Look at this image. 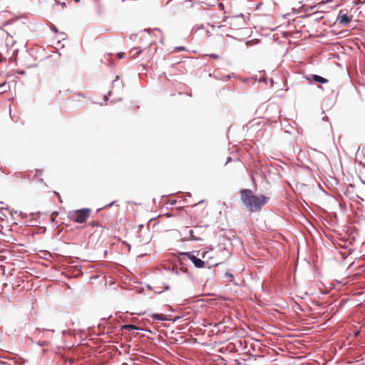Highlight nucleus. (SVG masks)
Masks as SVG:
<instances>
[{"label": "nucleus", "instance_id": "39448f33", "mask_svg": "<svg viewBox=\"0 0 365 365\" xmlns=\"http://www.w3.org/2000/svg\"><path fill=\"white\" fill-rule=\"evenodd\" d=\"M150 317L153 319H156V320H158V321H167L168 320L167 317L164 314H162L154 313V314H152L150 315Z\"/></svg>", "mask_w": 365, "mask_h": 365}, {"label": "nucleus", "instance_id": "a211bd4d", "mask_svg": "<svg viewBox=\"0 0 365 365\" xmlns=\"http://www.w3.org/2000/svg\"><path fill=\"white\" fill-rule=\"evenodd\" d=\"M42 173V171L41 170H36V176H38V175H41Z\"/></svg>", "mask_w": 365, "mask_h": 365}, {"label": "nucleus", "instance_id": "2eb2a0df", "mask_svg": "<svg viewBox=\"0 0 365 365\" xmlns=\"http://www.w3.org/2000/svg\"><path fill=\"white\" fill-rule=\"evenodd\" d=\"M176 51H184L185 50V48L184 46H178V47H175V48Z\"/></svg>", "mask_w": 365, "mask_h": 365}, {"label": "nucleus", "instance_id": "7c9ffc66", "mask_svg": "<svg viewBox=\"0 0 365 365\" xmlns=\"http://www.w3.org/2000/svg\"><path fill=\"white\" fill-rule=\"evenodd\" d=\"M111 93H112V91H111V90H110V91H108V94H109V96H110V95H111Z\"/></svg>", "mask_w": 365, "mask_h": 365}, {"label": "nucleus", "instance_id": "1a4fd4ad", "mask_svg": "<svg viewBox=\"0 0 365 365\" xmlns=\"http://www.w3.org/2000/svg\"><path fill=\"white\" fill-rule=\"evenodd\" d=\"M328 81H329L327 78H325L324 77L318 76L317 78H316L315 82H318V83H327Z\"/></svg>", "mask_w": 365, "mask_h": 365}, {"label": "nucleus", "instance_id": "b1692460", "mask_svg": "<svg viewBox=\"0 0 365 365\" xmlns=\"http://www.w3.org/2000/svg\"><path fill=\"white\" fill-rule=\"evenodd\" d=\"M327 119H328V117H327V115H325V116H324V117L322 118V120H327Z\"/></svg>", "mask_w": 365, "mask_h": 365}, {"label": "nucleus", "instance_id": "0eeeda50", "mask_svg": "<svg viewBox=\"0 0 365 365\" xmlns=\"http://www.w3.org/2000/svg\"><path fill=\"white\" fill-rule=\"evenodd\" d=\"M125 329L140 330V328L133 324H125L123 327ZM142 330V329H140Z\"/></svg>", "mask_w": 365, "mask_h": 365}, {"label": "nucleus", "instance_id": "cd10ccee", "mask_svg": "<svg viewBox=\"0 0 365 365\" xmlns=\"http://www.w3.org/2000/svg\"><path fill=\"white\" fill-rule=\"evenodd\" d=\"M104 98H105V101H107L108 100V96H106V95L104 96Z\"/></svg>", "mask_w": 365, "mask_h": 365}, {"label": "nucleus", "instance_id": "6e6552de", "mask_svg": "<svg viewBox=\"0 0 365 365\" xmlns=\"http://www.w3.org/2000/svg\"><path fill=\"white\" fill-rule=\"evenodd\" d=\"M188 240H196V241L201 240L200 238L195 237L194 231L192 230H189V237H188Z\"/></svg>", "mask_w": 365, "mask_h": 365}, {"label": "nucleus", "instance_id": "f3484780", "mask_svg": "<svg viewBox=\"0 0 365 365\" xmlns=\"http://www.w3.org/2000/svg\"><path fill=\"white\" fill-rule=\"evenodd\" d=\"M51 30H52L53 31H54L55 33H57V32H58V29H57V28H56L55 26H53V25L51 26Z\"/></svg>", "mask_w": 365, "mask_h": 365}, {"label": "nucleus", "instance_id": "4468645a", "mask_svg": "<svg viewBox=\"0 0 365 365\" xmlns=\"http://www.w3.org/2000/svg\"><path fill=\"white\" fill-rule=\"evenodd\" d=\"M58 212H53L52 214H51V220L53 221L55 217H56V216L58 215Z\"/></svg>", "mask_w": 365, "mask_h": 365}, {"label": "nucleus", "instance_id": "f257e3e1", "mask_svg": "<svg viewBox=\"0 0 365 365\" xmlns=\"http://www.w3.org/2000/svg\"><path fill=\"white\" fill-rule=\"evenodd\" d=\"M240 198L244 205L251 212H259L266 204L267 198L264 195L256 196L249 189L240 192Z\"/></svg>", "mask_w": 365, "mask_h": 365}, {"label": "nucleus", "instance_id": "4be33fe9", "mask_svg": "<svg viewBox=\"0 0 365 365\" xmlns=\"http://www.w3.org/2000/svg\"><path fill=\"white\" fill-rule=\"evenodd\" d=\"M118 79V76H116L115 81H113L112 84H114L115 81Z\"/></svg>", "mask_w": 365, "mask_h": 365}, {"label": "nucleus", "instance_id": "393cba45", "mask_svg": "<svg viewBox=\"0 0 365 365\" xmlns=\"http://www.w3.org/2000/svg\"><path fill=\"white\" fill-rule=\"evenodd\" d=\"M231 160V158L230 157H228L227 159V162L225 164H227L228 162H230Z\"/></svg>", "mask_w": 365, "mask_h": 365}, {"label": "nucleus", "instance_id": "ddd939ff", "mask_svg": "<svg viewBox=\"0 0 365 365\" xmlns=\"http://www.w3.org/2000/svg\"><path fill=\"white\" fill-rule=\"evenodd\" d=\"M210 58H212L214 59H217L219 58V56L217 55V54H215V53H211V54H209L208 55Z\"/></svg>", "mask_w": 365, "mask_h": 365}, {"label": "nucleus", "instance_id": "c756f323", "mask_svg": "<svg viewBox=\"0 0 365 365\" xmlns=\"http://www.w3.org/2000/svg\"><path fill=\"white\" fill-rule=\"evenodd\" d=\"M265 81L263 78H259V81Z\"/></svg>", "mask_w": 365, "mask_h": 365}, {"label": "nucleus", "instance_id": "7ed1b4c3", "mask_svg": "<svg viewBox=\"0 0 365 365\" xmlns=\"http://www.w3.org/2000/svg\"><path fill=\"white\" fill-rule=\"evenodd\" d=\"M182 255L187 257L197 268H202L205 266V262L200 258L195 257L191 252H182Z\"/></svg>", "mask_w": 365, "mask_h": 365}, {"label": "nucleus", "instance_id": "423d86ee", "mask_svg": "<svg viewBox=\"0 0 365 365\" xmlns=\"http://www.w3.org/2000/svg\"><path fill=\"white\" fill-rule=\"evenodd\" d=\"M145 49H139L138 48H133L130 50V53L133 58L138 57L141 53L144 52Z\"/></svg>", "mask_w": 365, "mask_h": 365}, {"label": "nucleus", "instance_id": "f8f14e48", "mask_svg": "<svg viewBox=\"0 0 365 365\" xmlns=\"http://www.w3.org/2000/svg\"><path fill=\"white\" fill-rule=\"evenodd\" d=\"M17 362L16 361H14V364L9 363L7 361H0V365H16Z\"/></svg>", "mask_w": 365, "mask_h": 365}, {"label": "nucleus", "instance_id": "c85d7f7f", "mask_svg": "<svg viewBox=\"0 0 365 365\" xmlns=\"http://www.w3.org/2000/svg\"><path fill=\"white\" fill-rule=\"evenodd\" d=\"M169 288H170V287H169L168 285H166V286L165 287V289H166V290L169 289Z\"/></svg>", "mask_w": 365, "mask_h": 365}, {"label": "nucleus", "instance_id": "f03ea898", "mask_svg": "<svg viewBox=\"0 0 365 365\" xmlns=\"http://www.w3.org/2000/svg\"><path fill=\"white\" fill-rule=\"evenodd\" d=\"M91 209L82 208L81 210L70 211L68 214V218L77 223H83L89 217Z\"/></svg>", "mask_w": 365, "mask_h": 365}, {"label": "nucleus", "instance_id": "a878e982", "mask_svg": "<svg viewBox=\"0 0 365 365\" xmlns=\"http://www.w3.org/2000/svg\"><path fill=\"white\" fill-rule=\"evenodd\" d=\"M46 331H51V332H53V333L55 331L54 329H47Z\"/></svg>", "mask_w": 365, "mask_h": 365}, {"label": "nucleus", "instance_id": "aec40b11", "mask_svg": "<svg viewBox=\"0 0 365 365\" xmlns=\"http://www.w3.org/2000/svg\"><path fill=\"white\" fill-rule=\"evenodd\" d=\"M225 275H226V276H227V277H232V274H230L229 272H227L225 273Z\"/></svg>", "mask_w": 365, "mask_h": 365}, {"label": "nucleus", "instance_id": "bb28decb", "mask_svg": "<svg viewBox=\"0 0 365 365\" xmlns=\"http://www.w3.org/2000/svg\"><path fill=\"white\" fill-rule=\"evenodd\" d=\"M5 85H6V82H4V83H1V84L0 85V87H3V86H4Z\"/></svg>", "mask_w": 365, "mask_h": 365}, {"label": "nucleus", "instance_id": "6ab92c4d", "mask_svg": "<svg viewBox=\"0 0 365 365\" xmlns=\"http://www.w3.org/2000/svg\"><path fill=\"white\" fill-rule=\"evenodd\" d=\"M118 56L119 58H122L124 56V53H118Z\"/></svg>", "mask_w": 365, "mask_h": 365}, {"label": "nucleus", "instance_id": "9b49d317", "mask_svg": "<svg viewBox=\"0 0 365 365\" xmlns=\"http://www.w3.org/2000/svg\"><path fill=\"white\" fill-rule=\"evenodd\" d=\"M34 343H36V344H38V346H46L48 345V342L47 341H35Z\"/></svg>", "mask_w": 365, "mask_h": 365}, {"label": "nucleus", "instance_id": "dca6fc26", "mask_svg": "<svg viewBox=\"0 0 365 365\" xmlns=\"http://www.w3.org/2000/svg\"><path fill=\"white\" fill-rule=\"evenodd\" d=\"M115 203V201H113L112 202L106 205L104 207H110L112 205H113Z\"/></svg>", "mask_w": 365, "mask_h": 365}, {"label": "nucleus", "instance_id": "5701e85b", "mask_svg": "<svg viewBox=\"0 0 365 365\" xmlns=\"http://www.w3.org/2000/svg\"><path fill=\"white\" fill-rule=\"evenodd\" d=\"M269 81H270L271 85L272 86V85H273V83H274V81H273V79H272V78H270V79H269Z\"/></svg>", "mask_w": 365, "mask_h": 365}, {"label": "nucleus", "instance_id": "20e7f679", "mask_svg": "<svg viewBox=\"0 0 365 365\" xmlns=\"http://www.w3.org/2000/svg\"><path fill=\"white\" fill-rule=\"evenodd\" d=\"M339 22L342 25H347L349 23L351 22V19L346 14H341L340 12L339 16L338 17Z\"/></svg>", "mask_w": 365, "mask_h": 365}, {"label": "nucleus", "instance_id": "9d476101", "mask_svg": "<svg viewBox=\"0 0 365 365\" xmlns=\"http://www.w3.org/2000/svg\"><path fill=\"white\" fill-rule=\"evenodd\" d=\"M318 75H316V74H312V75H310V76H306L305 78L309 81H316V78H317Z\"/></svg>", "mask_w": 365, "mask_h": 365}, {"label": "nucleus", "instance_id": "412c9836", "mask_svg": "<svg viewBox=\"0 0 365 365\" xmlns=\"http://www.w3.org/2000/svg\"><path fill=\"white\" fill-rule=\"evenodd\" d=\"M359 333H360V331H356V332L354 333V336H359Z\"/></svg>", "mask_w": 365, "mask_h": 365}]
</instances>
